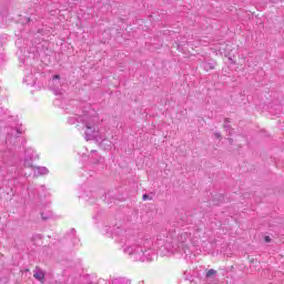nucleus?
Returning <instances> with one entry per match:
<instances>
[{
	"instance_id": "nucleus-1",
	"label": "nucleus",
	"mask_w": 284,
	"mask_h": 284,
	"mask_svg": "<svg viewBox=\"0 0 284 284\" xmlns=\"http://www.w3.org/2000/svg\"><path fill=\"white\" fill-rule=\"evenodd\" d=\"M33 278H36L42 284L45 283V272H43V270L37 266L36 270L33 271Z\"/></svg>"
},
{
	"instance_id": "nucleus-3",
	"label": "nucleus",
	"mask_w": 284,
	"mask_h": 284,
	"mask_svg": "<svg viewBox=\"0 0 284 284\" xmlns=\"http://www.w3.org/2000/svg\"><path fill=\"white\" fill-rule=\"evenodd\" d=\"M142 199H143V201H148V200L150 199V195H149V194H144V195L142 196Z\"/></svg>"
},
{
	"instance_id": "nucleus-6",
	"label": "nucleus",
	"mask_w": 284,
	"mask_h": 284,
	"mask_svg": "<svg viewBox=\"0 0 284 284\" xmlns=\"http://www.w3.org/2000/svg\"><path fill=\"white\" fill-rule=\"evenodd\" d=\"M53 79H61V77L60 75H54Z\"/></svg>"
},
{
	"instance_id": "nucleus-5",
	"label": "nucleus",
	"mask_w": 284,
	"mask_h": 284,
	"mask_svg": "<svg viewBox=\"0 0 284 284\" xmlns=\"http://www.w3.org/2000/svg\"><path fill=\"white\" fill-rule=\"evenodd\" d=\"M216 139H221V134L215 133Z\"/></svg>"
},
{
	"instance_id": "nucleus-4",
	"label": "nucleus",
	"mask_w": 284,
	"mask_h": 284,
	"mask_svg": "<svg viewBox=\"0 0 284 284\" xmlns=\"http://www.w3.org/2000/svg\"><path fill=\"white\" fill-rule=\"evenodd\" d=\"M264 241H265V243H270V241H272V239H270V236H265Z\"/></svg>"
},
{
	"instance_id": "nucleus-2",
	"label": "nucleus",
	"mask_w": 284,
	"mask_h": 284,
	"mask_svg": "<svg viewBox=\"0 0 284 284\" xmlns=\"http://www.w3.org/2000/svg\"><path fill=\"white\" fill-rule=\"evenodd\" d=\"M216 271L214 268H211L206 272V278H210L211 276H215Z\"/></svg>"
}]
</instances>
